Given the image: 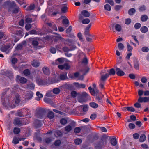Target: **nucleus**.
Listing matches in <instances>:
<instances>
[{
    "mask_svg": "<svg viewBox=\"0 0 149 149\" xmlns=\"http://www.w3.org/2000/svg\"><path fill=\"white\" fill-rule=\"evenodd\" d=\"M5 5L10 7V8L13 9L12 10V13H17L20 10L19 8L16 5L14 1H7L5 2Z\"/></svg>",
    "mask_w": 149,
    "mask_h": 149,
    "instance_id": "obj_1",
    "label": "nucleus"
},
{
    "mask_svg": "<svg viewBox=\"0 0 149 149\" xmlns=\"http://www.w3.org/2000/svg\"><path fill=\"white\" fill-rule=\"evenodd\" d=\"M107 141L106 138H103L95 144V147L98 149H101L106 144Z\"/></svg>",
    "mask_w": 149,
    "mask_h": 149,
    "instance_id": "obj_2",
    "label": "nucleus"
},
{
    "mask_svg": "<svg viewBox=\"0 0 149 149\" xmlns=\"http://www.w3.org/2000/svg\"><path fill=\"white\" fill-rule=\"evenodd\" d=\"M29 42L31 43L33 48L36 50L37 49V37L31 38L29 39Z\"/></svg>",
    "mask_w": 149,
    "mask_h": 149,
    "instance_id": "obj_3",
    "label": "nucleus"
},
{
    "mask_svg": "<svg viewBox=\"0 0 149 149\" xmlns=\"http://www.w3.org/2000/svg\"><path fill=\"white\" fill-rule=\"evenodd\" d=\"M87 95V94L85 92L82 95H80L79 94L78 98V102L82 103L85 102L86 101L85 96Z\"/></svg>",
    "mask_w": 149,
    "mask_h": 149,
    "instance_id": "obj_4",
    "label": "nucleus"
},
{
    "mask_svg": "<svg viewBox=\"0 0 149 149\" xmlns=\"http://www.w3.org/2000/svg\"><path fill=\"white\" fill-rule=\"evenodd\" d=\"M45 110L41 107H38V118H42L44 115Z\"/></svg>",
    "mask_w": 149,
    "mask_h": 149,
    "instance_id": "obj_5",
    "label": "nucleus"
},
{
    "mask_svg": "<svg viewBox=\"0 0 149 149\" xmlns=\"http://www.w3.org/2000/svg\"><path fill=\"white\" fill-rule=\"evenodd\" d=\"M114 27L115 30L117 31L120 32L122 30V28L120 25L119 24H116L114 25V24H113L111 25V27L110 28L111 29L113 30H114Z\"/></svg>",
    "mask_w": 149,
    "mask_h": 149,
    "instance_id": "obj_6",
    "label": "nucleus"
},
{
    "mask_svg": "<svg viewBox=\"0 0 149 149\" xmlns=\"http://www.w3.org/2000/svg\"><path fill=\"white\" fill-rule=\"evenodd\" d=\"M13 123L15 125L18 126H21L23 125L20 118H16L14 119Z\"/></svg>",
    "mask_w": 149,
    "mask_h": 149,
    "instance_id": "obj_7",
    "label": "nucleus"
},
{
    "mask_svg": "<svg viewBox=\"0 0 149 149\" xmlns=\"http://www.w3.org/2000/svg\"><path fill=\"white\" fill-rule=\"evenodd\" d=\"M138 102L139 103L146 102H149V97H140L138 98Z\"/></svg>",
    "mask_w": 149,
    "mask_h": 149,
    "instance_id": "obj_8",
    "label": "nucleus"
},
{
    "mask_svg": "<svg viewBox=\"0 0 149 149\" xmlns=\"http://www.w3.org/2000/svg\"><path fill=\"white\" fill-rule=\"evenodd\" d=\"M42 71L44 74L46 75H49L50 73V70L48 67L44 66L42 68Z\"/></svg>",
    "mask_w": 149,
    "mask_h": 149,
    "instance_id": "obj_9",
    "label": "nucleus"
},
{
    "mask_svg": "<svg viewBox=\"0 0 149 149\" xmlns=\"http://www.w3.org/2000/svg\"><path fill=\"white\" fill-rule=\"evenodd\" d=\"M116 74L118 76H122L125 75V72L121 70L119 68H117L116 69Z\"/></svg>",
    "mask_w": 149,
    "mask_h": 149,
    "instance_id": "obj_10",
    "label": "nucleus"
},
{
    "mask_svg": "<svg viewBox=\"0 0 149 149\" xmlns=\"http://www.w3.org/2000/svg\"><path fill=\"white\" fill-rule=\"evenodd\" d=\"M19 80L20 82L21 83H24L26 82V79L25 78L22 77H20V76L17 75L16 77V80L17 81Z\"/></svg>",
    "mask_w": 149,
    "mask_h": 149,
    "instance_id": "obj_11",
    "label": "nucleus"
},
{
    "mask_svg": "<svg viewBox=\"0 0 149 149\" xmlns=\"http://www.w3.org/2000/svg\"><path fill=\"white\" fill-rule=\"evenodd\" d=\"M81 14L83 16L85 17H88L90 16V13L86 10H82L81 12Z\"/></svg>",
    "mask_w": 149,
    "mask_h": 149,
    "instance_id": "obj_12",
    "label": "nucleus"
},
{
    "mask_svg": "<svg viewBox=\"0 0 149 149\" xmlns=\"http://www.w3.org/2000/svg\"><path fill=\"white\" fill-rule=\"evenodd\" d=\"M9 47L10 46L9 45L4 46L1 48V50L3 52H5L7 53L8 52V49L9 48Z\"/></svg>",
    "mask_w": 149,
    "mask_h": 149,
    "instance_id": "obj_13",
    "label": "nucleus"
},
{
    "mask_svg": "<svg viewBox=\"0 0 149 149\" xmlns=\"http://www.w3.org/2000/svg\"><path fill=\"white\" fill-rule=\"evenodd\" d=\"M89 70V68H88L86 70L84 71V73L82 75L79 77V79L81 80H83L84 79V76L88 72Z\"/></svg>",
    "mask_w": 149,
    "mask_h": 149,
    "instance_id": "obj_14",
    "label": "nucleus"
},
{
    "mask_svg": "<svg viewBox=\"0 0 149 149\" xmlns=\"http://www.w3.org/2000/svg\"><path fill=\"white\" fill-rule=\"evenodd\" d=\"M109 76L108 73L106 74L105 75H102L100 81L105 82L106 79Z\"/></svg>",
    "mask_w": 149,
    "mask_h": 149,
    "instance_id": "obj_15",
    "label": "nucleus"
},
{
    "mask_svg": "<svg viewBox=\"0 0 149 149\" xmlns=\"http://www.w3.org/2000/svg\"><path fill=\"white\" fill-rule=\"evenodd\" d=\"M62 23L65 27L68 26L69 25V21L67 19L65 18L63 19L62 20Z\"/></svg>",
    "mask_w": 149,
    "mask_h": 149,
    "instance_id": "obj_16",
    "label": "nucleus"
},
{
    "mask_svg": "<svg viewBox=\"0 0 149 149\" xmlns=\"http://www.w3.org/2000/svg\"><path fill=\"white\" fill-rule=\"evenodd\" d=\"M107 72H109V73L108 74L109 76L111 75H114L116 73V71L113 68L110 69L109 71L107 70Z\"/></svg>",
    "mask_w": 149,
    "mask_h": 149,
    "instance_id": "obj_17",
    "label": "nucleus"
},
{
    "mask_svg": "<svg viewBox=\"0 0 149 149\" xmlns=\"http://www.w3.org/2000/svg\"><path fill=\"white\" fill-rule=\"evenodd\" d=\"M104 8L105 10L108 11H111V9L110 6L108 4L105 5L104 6Z\"/></svg>",
    "mask_w": 149,
    "mask_h": 149,
    "instance_id": "obj_18",
    "label": "nucleus"
},
{
    "mask_svg": "<svg viewBox=\"0 0 149 149\" xmlns=\"http://www.w3.org/2000/svg\"><path fill=\"white\" fill-rule=\"evenodd\" d=\"M140 31L143 33H145L148 31V29L145 26L142 27L140 29Z\"/></svg>",
    "mask_w": 149,
    "mask_h": 149,
    "instance_id": "obj_19",
    "label": "nucleus"
},
{
    "mask_svg": "<svg viewBox=\"0 0 149 149\" xmlns=\"http://www.w3.org/2000/svg\"><path fill=\"white\" fill-rule=\"evenodd\" d=\"M126 109L128 111L132 112H134L135 110L134 108L132 107H124L123 108V110Z\"/></svg>",
    "mask_w": 149,
    "mask_h": 149,
    "instance_id": "obj_20",
    "label": "nucleus"
},
{
    "mask_svg": "<svg viewBox=\"0 0 149 149\" xmlns=\"http://www.w3.org/2000/svg\"><path fill=\"white\" fill-rule=\"evenodd\" d=\"M146 136L144 134H142L140 136L139 140L140 142H143L146 140Z\"/></svg>",
    "mask_w": 149,
    "mask_h": 149,
    "instance_id": "obj_21",
    "label": "nucleus"
},
{
    "mask_svg": "<svg viewBox=\"0 0 149 149\" xmlns=\"http://www.w3.org/2000/svg\"><path fill=\"white\" fill-rule=\"evenodd\" d=\"M111 144L113 146H116L117 143V141L116 139V138H113L111 139Z\"/></svg>",
    "mask_w": 149,
    "mask_h": 149,
    "instance_id": "obj_22",
    "label": "nucleus"
},
{
    "mask_svg": "<svg viewBox=\"0 0 149 149\" xmlns=\"http://www.w3.org/2000/svg\"><path fill=\"white\" fill-rule=\"evenodd\" d=\"M19 95H17L15 96L14 99L15 103L16 104L19 103L20 101V100L19 98Z\"/></svg>",
    "mask_w": 149,
    "mask_h": 149,
    "instance_id": "obj_23",
    "label": "nucleus"
},
{
    "mask_svg": "<svg viewBox=\"0 0 149 149\" xmlns=\"http://www.w3.org/2000/svg\"><path fill=\"white\" fill-rule=\"evenodd\" d=\"M14 134H17L19 133L20 132V129L18 127H14L13 130Z\"/></svg>",
    "mask_w": 149,
    "mask_h": 149,
    "instance_id": "obj_24",
    "label": "nucleus"
},
{
    "mask_svg": "<svg viewBox=\"0 0 149 149\" xmlns=\"http://www.w3.org/2000/svg\"><path fill=\"white\" fill-rule=\"evenodd\" d=\"M76 48V47H75L73 49H69L67 47H63V49L65 52H68L69 51H71L74 50Z\"/></svg>",
    "mask_w": 149,
    "mask_h": 149,
    "instance_id": "obj_25",
    "label": "nucleus"
},
{
    "mask_svg": "<svg viewBox=\"0 0 149 149\" xmlns=\"http://www.w3.org/2000/svg\"><path fill=\"white\" fill-rule=\"evenodd\" d=\"M12 142L15 144H18L19 143V139L16 137L15 136L13 138Z\"/></svg>",
    "mask_w": 149,
    "mask_h": 149,
    "instance_id": "obj_26",
    "label": "nucleus"
},
{
    "mask_svg": "<svg viewBox=\"0 0 149 149\" xmlns=\"http://www.w3.org/2000/svg\"><path fill=\"white\" fill-rule=\"evenodd\" d=\"M35 7V5L34 4H31L29 6H28L26 9V10L30 11L33 10Z\"/></svg>",
    "mask_w": 149,
    "mask_h": 149,
    "instance_id": "obj_27",
    "label": "nucleus"
},
{
    "mask_svg": "<svg viewBox=\"0 0 149 149\" xmlns=\"http://www.w3.org/2000/svg\"><path fill=\"white\" fill-rule=\"evenodd\" d=\"M75 84L77 87L79 88H84L85 87V85L84 84H79L78 83H75Z\"/></svg>",
    "mask_w": 149,
    "mask_h": 149,
    "instance_id": "obj_28",
    "label": "nucleus"
},
{
    "mask_svg": "<svg viewBox=\"0 0 149 149\" xmlns=\"http://www.w3.org/2000/svg\"><path fill=\"white\" fill-rule=\"evenodd\" d=\"M60 92V89L58 88H54L53 90V92L55 94H59Z\"/></svg>",
    "mask_w": 149,
    "mask_h": 149,
    "instance_id": "obj_29",
    "label": "nucleus"
},
{
    "mask_svg": "<svg viewBox=\"0 0 149 149\" xmlns=\"http://www.w3.org/2000/svg\"><path fill=\"white\" fill-rule=\"evenodd\" d=\"M63 62V60L62 58H58L57 59L55 62V63H54V64H56V65H58L59 63H62Z\"/></svg>",
    "mask_w": 149,
    "mask_h": 149,
    "instance_id": "obj_30",
    "label": "nucleus"
},
{
    "mask_svg": "<svg viewBox=\"0 0 149 149\" xmlns=\"http://www.w3.org/2000/svg\"><path fill=\"white\" fill-rule=\"evenodd\" d=\"M47 117L50 119H52L54 117V113L52 111L49 112L47 114Z\"/></svg>",
    "mask_w": 149,
    "mask_h": 149,
    "instance_id": "obj_31",
    "label": "nucleus"
},
{
    "mask_svg": "<svg viewBox=\"0 0 149 149\" xmlns=\"http://www.w3.org/2000/svg\"><path fill=\"white\" fill-rule=\"evenodd\" d=\"M82 142V140L80 139L77 138L74 140V143L76 145H79Z\"/></svg>",
    "mask_w": 149,
    "mask_h": 149,
    "instance_id": "obj_32",
    "label": "nucleus"
},
{
    "mask_svg": "<svg viewBox=\"0 0 149 149\" xmlns=\"http://www.w3.org/2000/svg\"><path fill=\"white\" fill-rule=\"evenodd\" d=\"M148 19V17L147 15H142L141 18V19L143 22L146 21Z\"/></svg>",
    "mask_w": 149,
    "mask_h": 149,
    "instance_id": "obj_33",
    "label": "nucleus"
},
{
    "mask_svg": "<svg viewBox=\"0 0 149 149\" xmlns=\"http://www.w3.org/2000/svg\"><path fill=\"white\" fill-rule=\"evenodd\" d=\"M118 47L119 50L121 51L124 49V46L121 43H119L118 45Z\"/></svg>",
    "mask_w": 149,
    "mask_h": 149,
    "instance_id": "obj_34",
    "label": "nucleus"
},
{
    "mask_svg": "<svg viewBox=\"0 0 149 149\" xmlns=\"http://www.w3.org/2000/svg\"><path fill=\"white\" fill-rule=\"evenodd\" d=\"M80 107H83L82 109L83 111L84 112H86L88 110V106L87 105H82Z\"/></svg>",
    "mask_w": 149,
    "mask_h": 149,
    "instance_id": "obj_35",
    "label": "nucleus"
},
{
    "mask_svg": "<svg viewBox=\"0 0 149 149\" xmlns=\"http://www.w3.org/2000/svg\"><path fill=\"white\" fill-rule=\"evenodd\" d=\"M135 10L134 8H132L128 11V13L130 15H132L135 13Z\"/></svg>",
    "mask_w": 149,
    "mask_h": 149,
    "instance_id": "obj_36",
    "label": "nucleus"
},
{
    "mask_svg": "<svg viewBox=\"0 0 149 149\" xmlns=\"http://www.w3.org/2000/svg\"><path fill=\"white\" fill-rule=\"evenodd\" d=\"M105 3H109L112 6H113L114 5V3L113 0H105Z\"/></svg>",
    "mask_w": 149,
    "mask_h": 149,
    "instance_id": "obj_37",
    "label": "nucleus"
},
{
    "mask_svg": "<svg viewBox=\"0 0 149 149\" xmlns=\"http://www.w3.org/2000/svg\"><path fill=\"white\" fill-rule=\"evenodd\" d=\"M72 129V127L71 125H68L65 127V130L66 131L69 132L71 131Z\"/></svg>",
    "mask_w": 149,
    "mask_h": 149,
    "instance_id": "obj_38",
    "label": "nucleus"
},
{
    "mask_svg": "<svg viewBox=\"0 0 149 149\" xmlns=\"http://www.w3.org/2000/svg\"><path fill=\"white\" fill-rule=\"evenodd\" d=\"M63 42H64L66 44L69 45V43H72V42L73 41L72 40L67 39L65 40H64V41Z\"/></svg>",
    "mask_w": 149,
    "mask_h": 149,
    "instance_id": "obj_39",
    "label": "nucleus"
},
{
    "mask_svg": "<svg viewBox=\"0 0 149 149\" xmlns=\"http://www.w3.org/2000/svg\"><path fill=\"white\" fill-rule=\"evenodd\" d=\"M90 22V20L86 18L82 21V23L84 24H87L89 23Z\"/></svg>",
    "mask_w": 149,
    "mask_h": 149,
    "instance_id": "obj_40",
    "label": "nucleus"
},
{
    "mask_svg": "<svg viewBox=\"0 0 149 149\" xmlns=\"http://www.w3.org/2000/svg\"><path fill=\"white\" fill-rule=\"evenodd\" d=\"M79 94V93H77L75 91H73L71 93V95L73 97H75L77 96L78 97Z\"/></svg>",
    "mask_w": 149,
    "mask_h": 149,
    "instance_id": "obj_41",
    "label": "nucleus"
},
{
    "mask_svg": "<svg viewBox=\"0 0 149 149\" xmlns=\"http://www.w3.org/2000/svg\"><path fill=\"white\" fill-rule=\"evenodd\" d=\"M91 107L93 108H97L98 107V105L95 102H91L90 103Z\"/></svg>",
    "mask_w": 149,
    "mask_h": 149,
    "instance_id": "obj_42",
    "label": "nucleus"
},
{
    "mask_svg": "<svg viewBox=\"0 0 149 149\" xmlns=\"http://www.w3.org/2000/svg\"><path fill=\"white\" fill-rule=\"evenodd\" d=\"M139 65L138 62L136 61H134V68L136 70H138L139 68Z\"/></svg>",
    "mask_w": 149,
    "mask_h": 149,
    "instance_id": "obj_43",
    "label": "nucleus"
},
{
    "mask_svg": "<svg viewBox=\"0 0 149 149\" xmlns=\"http://www.w3.org/2000/svg\"><path fill=\"white\" fill-rule=\"evenodd\" d=\"M89 30L86 29L84 32V35L86 36H89L90 37H93V36L90 34L89 33Z\"/></svg>",
    "mask_w": 149,
    "mask_h": 149,
    "instance_id": "obj_44",
    "label": "nucleus"
},
{
    "mask_svg": "<svg viewBox=\"0 0 149 149\" xmlns=\"http://www.w3.org/2000/svg\"><path fill=\"white\" fill-rule=\"evenodd\" d=\"M96 100L100 104L102 103L103 101L102 99V98L101 97L99 96H97L95 98Z\"/></svg>",
    "mask_w": 149,
    "mask_h": 149,
    "instance_id": "obj_45",
    "label": "nucleus"
},
{
    "mask_svg": "<svg viewBox=\"0 0 149 149\" xmlns=\"http://www.w3.org/2000/svg\"><path fill=\"white\" fill-rule=\"evenodd\" d=\"M8 102H6V104L8 105V106L11 108H13L15 107V106L14 105V104H13V102L12 101L9 102L8 100Z\"/></svg>",
    "mask_w": 149,
    "mask_h": 149,
    "instance_id": "obj_46",
    "label": "nucleus"
},
{
    "mask_svg": "<svg viewBox=\"0 0 149 149\" xmlns=\"http://www.w3.org/2000/svg\"><path fill=\"white\" fill-rule=\"evenodd\" d=\"M67 121L66 119L62 118L60 120V123L62 125H65L67 123Z\"/></svg>",
    "mask_w": 149,
    "mask_h": 149,
    "instance_id": "obj_47",
    "label": "nucleus"
},
{
    "mask_svg": "<svg viewBox=\"0 0 149 149\" xmlns=\"http://www.w3.org/2000/svg\"><path fill=\"white\" fill-rule=\"evenodd\" d=\"M67 77L66 74H60V79L61 80H64Z\"/></svg>",
    "mask_w": 149,
    "mask_h": 149,
    "instance_id": "obj_48",
    "label": "nucleus"
},
{
    "mask_svg": "<svg viewBox=\"0 0 149 149\" xmlns=\"http://www.w3.org/2000/svg\"><path fill=\"white\" fill-rule=\"evenodd\" d=\"M99 87L102 89H103L104 88L105 82L100 81L99 82Z\"/></svg>",
    "mask_w": 149,
    "mask_h": 149,
    "instance_id": "obj_49",
    "label": "nucleus"
},
{
    "mask_svg": "<svg viewBox=\"0 0 149 149\" xmlns=\"http://www.w3.org/2000/svg\"><path fill=\"white\" fill-rule=\"evenodd\" d=\"M149 50V48L147 47H143L141 48V50L143 52H147Z\"/></svg>",
    "mask_w": 149,
    "mask_h": 149,
    "instance_id": "obj_50",
    "label": "nucleus"
},
{
    "mask_svg": "<svg viewBox=\"0 0 149 149\" xmlns=\"http://www.w3.org/2000/svg\"><path fill=\"white\" fill-rule=\"evenodd\" d=\"M56 34H57L58 36H56V38L57 40H61L62 41H64V39L62 38L60 35L59 34H58L57 33H55Z\"/></svg>",
    "mask_w": 149,
    "mask_h": 149,
    "instance_id": "obj_51",
    "label": "nucleus"
},
{
    "mask_svg": "<svg viewBox=\"0 0 149 149\" xmlns=\"http://www.w3.org/2000/svg\"><path fill=\"white\" fill-rule=\"evenodd\" d=\"M44 101L46 103H49L51 102V99L47 97H44Z\"/></svg>",
    "mask_w": 149,
    "mask_h": 149,
    "instance_id": "obj_52",
    "label": "nucleus"
},
{
    "mask_svg": "<svg viewBox=\"0 0 149 149\" xmlns=\"http://www.w3.org/2000/svg\"><path fill=\"white\" fill-rule=\"evenodd\" d=\"M125 24L127 25L129 24L131 22V19L130 18L126 19L125 21Z\"/></svg>",
    "mask_w": 149,
    "mask_h": 149,
    "instance_id": "obj_53",
    "label": "nucleus"
},
{
    "mask_svg": "<svg viewBox=\"0 0 149 149\" xmlns=\"http://www.w3.org/2000/svg\"><path fill=\"white\" fill-rule=\"evenodd\" d=\"M43 95L42 94L38 92V101L40 100L41 98H42L43 97Z\"/></svg>",
    "mask_w": 149,
    "mask_h": 149,
    "instance_id": "obj_54",
    "label": "nucleus"
},
{
    "mask_svg": "<svg viewBox=\"0 0 149 149\" xmlns=\"http://www.w3.org/2000/svg\"><path fill=\"white\" fill-rule=\"evenodd\" d=\"M127 51L129 52H131L133 49L132 47L130 46L129 43H127Z\"/></svg>",
    "mask_w": 149,
    "mask_h": 149,
    "instance_id": "obj_55",
    "label": "nucleus"
},
{
    "mask_svg": "<svg viewBox=\"0 0 149 149\" xmlns=\"http://www.w3.org/2000/svg\"><path fill=\"white\" fill-rule=\"evenodd\" d=\"M141 26V24L139 23H136L134 25L135 28L136 29H139Z\"/></svg>",
    "mask_w": 149,
    "mask_h": 149,
    "instance_id": "obj_56",
    "label": "nucleus"
},
{
    "mask_svg": "<svg viewBox=\"0 0 149 149\" xmlns=\"http://www.w3.org/2000/svg\"><path fill=\"white\" fill-rule=\"evenodd\" d=\"M74 132L76 133H79L81 131V129L80 127H76L74 129Z\"/></svg>",
    "mask_w": 149,
    "mask_h": 149,
    "instance_id": "obj_57",
    "label": "nucleus"
},
{
    "mask_svg": "<svg viewBox=\"0 0 149 149\" xmlns=\"http://www.w3.org/2000/svg\"><path fill=\"white\" fill-rule=\"evenodd\" d=\"M135 127V125L133 123H130L129 124V127L130 129H132L134 128Z\"/></svg>",
    "mask_w": 149,
    "mask_h": 149,
    "instance_id": "obj_58",
    "label": "nucleus"
},
{
    "mask_svg": "<svg viewBox=\"0 0 149 149\" xmlns=\"http://www.w3.org/2000/svg\"><path fill=\"white\" fill-rule=\"evenodd\" d=\"M44 84V82L41 79H38V85H41Z\"/></svg>",
    "mask_w": 149,
    "mask_h": 149,
    "instance_id": "obj_59",
    "label": "nucleus"
},
{
    "mask_svg": "<svg viewBox=\"0 0 149 149\" xmlns=\"http://www.w3.org/2000/svg\"><path fill=\"white\" fill-rule=\"evenodd\" d=\"M67 10V8L66 6H63L61 8V11L63 13H65Z\"/></svg>",
    "mask_w": 149,
    "mask_h": 149,
    "instance_id": "obj_60",
    "label": "nucleus"
},
{
    "mask_svg": "<svg viewBox=\"0 0 149 149\" xmlns=\"http://www.w3.org/2000/svg\"><path fill=\"white\" fill-rule=\"evenodd\" d=\"M17 58H13L12 59L11 62L13 64H15L17 63Z\"/></svg>",
    "mask_w": 149,
    "mask_h": 149,
    "instance_id": "obj_61",
    "label": "nucleus"
},
{
    "mask_svg": "<svg viewBox=\"0 0 149 149\" xmlns=\"http://www.w3.org/2000/svg\"><path fill=\"white\" fill-rule=\"evenodd\" d=\"M24 73L25 75L27 76L30 74V72L29 70L26 69L24 71Z\"/></svg>",
    "mask_w": 149,
    "mask_h": 149,
    "instance_id": "obj_62",
    "label": "nucleus"
},
{
    "mask_svg": "<svg viewBox=\"0 0 149 149\" xmlns=\"http://www.w3.org/2000/svg\"><path fill=\"white\" fill-rule=\"evenodd\" d=\"M52 141V139L50 138H47L45 139V141L47 143H49Z\"/></svg>",
    "mask_w": 149,
    "mask_h": 149,
    "instance_id": "obj_63",
    "label": "nucleus"
},
{
    "mask_svg": "<svg viewBox=\"0 0 149 149\" xmlns=\"http://www.w3.org/2000/svg\"><path fill=\"white\" fill-rule=\"evenodd\" d=\"M97 117V115L95 114H93L91 115L90 118L91 120L95 119Z\"/></svg>",
    "mask_w": 149,
    "mask_h": 149,
    "instance_id": "obj_64",
    "label": "nucleus"
}]
</instances>
